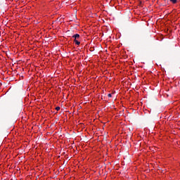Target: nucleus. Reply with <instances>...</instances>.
Listing matches in <instances>:
<instances>
[{
  "instance_id": "obj_1",
  "label": "nucleus",
  "mask_w": 180,
  "mask_h": 180,
  "mask_svg": "<svg viewBox=\"0 0 180 180\" xmlns=\"http://www.w3.org/2000/svg\"><path fill=\"white\" fill-rule=\"evenodd\" d=\"M79 34H75L72 36V38L74 39V42L77 46H79L81 44V42L79 41Z\"/></svg>"
},
{
  "instance_id": "obj_2",
  "label": "nucleus",
  "mask_w": 180,
  "mask_h": 180,
  "mask_svg": "<svg viewBox=\"0 0 180 180\" xmlns=\"http://www.w3.org/2000/svg\"><path fill=\"white\" fill-rule=\"evenodd\" d=\"M172 4H176V0H170Z\"/></svg>"
},
{
  "instance_id": "obj_3",
  "label": "nucleus",
  "mask_w": 180,
  "mask_h": 180,
  "mask_svg": "<svg viewBox=\"0 0 180 180\" xmlns=\"http://www.w3.org/2000/svg\"><path fill=\"white\" fill-rule=\"evenodd\" d=\"M108 98H112V94H108Z\"/></svg>"
},
{
  "instance_id": "obj_4",
  "label": "nucleus",
  "mask_w": 180,
  "mask_h": 180,
  "mask_svg": "<svg viewBox=\"0 0 180 180\" xmlns=\"http://www.w3.org/2000/svg\"><path fill=\"white\" fill-rule=\"evenodd\" d=\"M56 110H60V107H56Z\"/></svg>"
}]
</instances>
